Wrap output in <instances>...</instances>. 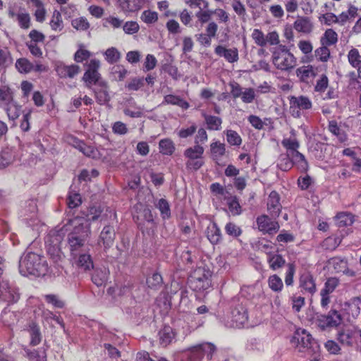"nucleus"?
Returning a JSON list of instances; mask_svg holds the SVG:
<instances>
[{"label":"nucleus","mask_w":361,"mask_h":361,"mask_svg":"<svg viewBox=\"0 0 361 361\" xmlns=\"http://www.w3.org/2000/svg\"><path fill=\"white\" fill-rule=\"evenodd\" d=\"M159 151L164 155H171L175 151L173 142L170 139H163L159 143Z\"/></svg>","instance_id":"nucleus-48"},{"label":"nucleus","mask_w":361,"mask_h":361,"mask_svg":"<svg viewBox=\"0 0 361 361\" xmlns=\"http://www.w3.org/2000/svg\"><path fill=\"white\" fill-rule=\"evenodd\" d=\"M100 67V62L97 59H91L87 64V70L85 72L82 80L85 82L86 87L90 88L92 85L99 84L101 75L98 72Z\"/></svg>","instance_id":"nucleus-12"},{"label":"nucleus","mask_w":361,"mask_h":361,"mask_svg":"<svg viewBox=\"0 0 361 361\" xmlns=\"http://www.w3.org/2000/svg\"><path fill=\"white\" fill-rule=\"evenodd\" d=\"M14 159V156L9 150H4L0 153V169H4L11 164Z\"/></svg>","instance_id":"nucleus-58"},{"label":"nucleus","mask_w":361,"mask_h":361,"mask_svg":"<svg viewBox=\"0 0 361 361\" xmlns=\"http://www.w3.org/2000/svg\"><path fill=\"white\" fill-rule=\"evenodd\" d=\"M45 301L51 305L55 308H63L65 302L62 300L60 297L55 294H47L44 295Z\"/></svg>","instance_id":"nucleus-53"},{"label":"nucleus","mask_w":361,"mask_h":361,"mask_svg":"<svg viewBox=\"0 0 361 361\" xmlns=\"http://www.w3.org/2000/svg\"><path fill=\"white\" fill-rule=\"evenodd\" d=\"M299 288L303 293L313 295L317 292V285L312 274L304 269L299 273Z\"/></svg>","instance_id":"nucleus-16"},{"label":"nucleus","mask_w":361,"mask_h":361,"mask_svg":"<svg viewBox=\"0 0 361 361\" xmlns=\"http://www.w3.org/2000/svg\"><path fill=\"white\" fill-rule=\"evenodd\" d=\"M210 151L214 157H222L226 153V145L219 141L214 142L210 145Z\"/></svg>","instance_id":"nucleus-55"},{"label":"nucleus","mask_w":361,"mask_h":361,"mask_svg":"<svg viewBox=\"0 0 361 361\" xmlns=\"http://www.w3.org/2000/svg\"><path fill=\"white\" fill-rule=\"evenodd\" d=\"M290 300L291 301L292 309L295 312H299L305 304V298L297 295L296 294L290 296Z\"/></svg>","instance_id":"nucleus-59"},{"label":"nucleus","mask_w":361,"mask_h":361,"mask_svg":"<svg viewBox=\"0 0 361 361\" xmlns=\"http://www.w3.org/2000/svg\"><path fill=\"white\" fill-rule=\"evenodd\" d=\"M250 301L243 296L234 298L231 302V326L243 327L248 321L247 306Z\"/></svg>","instance_id":"nucleus-4"},{"label":"nucleus","mask_w":361,"mask_h":361,"mask_svg":"<svg viewBox=\"0 0 361 361\" xmlns=\"http://www.w3.org/2000/svg\"><path fill=\"white\" fill-rule=\"evenodd\" d=\"M207 128L209 130H220L221 129L222 119L220 117L203 114Z\"/></svg>","instance_id":"nucleus-35"},{"label":"nucleus","mask_w":361,"mask_h":361,"mask_svg":"<svg viewBox=\"0 0 361 361\" xmlns=\"http://www.w3.org/2000/svg\"><path fill=\"white\" fill-rule=\"evenodd\" d=\"M267 262L271 269L276 271L282 268L286 264V259L281 255L269 253Z\"/></svg>","instance_id":"nucleus-34"},{"label":"nucleus","mask_w":361,"mask_h":361,"mask_svg":"<svg viewBox=\"0 0 361 361\" xmlns=\"http://www.w3.org/2000/svg\"><path fill=\"white\" fill-rule=\"evenodd\" d=\"M348 307L349 314L353 317H357L361 310V297H353L346 303Z\"/></svg>","instance_id":"nucleus-38"},{"label":"nucleus","mask_w":361,"mask_h":361,"mask_svg":"<svg viewBox=\"0 0 361 361\" xmlns=\"http://www.w3.org/2000/svg\"><path fill=\"white\" fill-rule=\"evenodd\" d=\"M295 274V265L294 263L287 264V270L285 274V283L286 286H292L294 283V275Z\"/></svg>","instance_id":"nucleus-60"},{"label":"nucleus","mask_w":361,"mask_h":361,"mask_svg":"<svg viewBox=\"0 0 361 361\" xmlns=\"http://www.w3.org/2000/svg\"><path fill=\"white\" fill-rule=\"evenodd\" d=\"M80 70V66L75 64L67 66L59 63L56 67V71L61 78H72L79 73Z\"/></svg>","instance_id":"nucleus-23"},{"label":"nucleus","mask_w":361,"mask_h":361,"mask_svg":"<svg viewBox=\"0 0 361 361\" xmlns=\"http://www.w3.org/2000/svg\"><path fill=\"white\" fill-rule=\"evenodd\" d=\"M13 63V58L7 48L0 49V71L6 69Z\"/></svg>","instance_id":"nucleus-46"},{"label":"nucleus","mask_w":361,"mask_h":361,"mask_svg":"<svg viewBox=\"0 0 361 361\" xmlns=\"http://www.w3.org/2000/svg\"><path fill=\"white\" fill-rule=\"evenodd\" d=\"M159 342L163 346L169 345L175 338V333L169 326H165L159 332Z\"/></svg>","instance_id":"nucleus-28"},{"label":"nucleus","mask_w":361,"mask_h":361,"mask_svg":"<svg viewBox=\"0 0 361 361\" xmlns=\"http://www.w3.org/2000/svg\"><path fill=\"white\" fill-rule=\"evenodd\" d=\"M342 320L341 314L336 310H331L327 314L318 315L316 322L321 329L325 330L328 328L337 327Z\"/></svg>","instance_id":"nucleus-14"},{"label":"nucleus","mask_w":361,"mask_h":361,"mask_svg":"<svg viewBox=\"0 0 361 361\" xmlns=\"http://www.w3.org/2000/svg\"><path fill=\"white\" fill-rule=\"evenodd\" d=\"M204 149L200 145H195L185 149L183 155L187 159L186 169L191 171H197L204 164L203 154Z\"/></svg>","instance_id":"nucleus-7"},{"label":"nucleus","mask_w":361,"mask_h":361,"mask_svg":"<svg viewBox=\"0 0 361 361\" xmlns=\"http://www.w3.org/2000/svg\"><path fill=\"white\" fill-rule=\"evenodd\" d=\"M226 136V141L231 145L240 146L242 144V138L235 130H226L224 131Z\"/></svg>","instance_id":"nucleus-50"},{"label":"nucleus","mask_w":361,"mask_h":361,"mask_svg":"<svg viewBox=\"0 0 361 361\" xmlns=\"http://www.w3.org/2000/svg\"><path fill=\"white\" fill-rule=\"evenodd\" d=\"M225 200L227 201L228 209L233 216L240 215L242 213L241 206L238 202L236 196H225Z\"/></svg>","instance_id":"nucleus-41"},{"label":"nucleus","mask_w":361,"mask_h":361,"mask_svg":"<svg viewBox=\"0 0 361 361\" xmlns=\"http://www.w3.org/2000/svg\"><path fill=\"white\" fill-rule=\"evenodd\" d=\"M99 85L100 86V89L94 90V94L97 99V102L102 105L108 102L110 99V97L107 91V87L105 82H99Z\"/></svg>","instance_id":"nucleus-33"},{"label":"nucleus","mask_w":361,"mask_h":361,"mask_svg":"<svg viewBox=\"0 0 361 361\" xmlns=\"http://www.w3.org/2000/svg\"><path fill=\"white\" fill-rule=\"evenodd\" d=\"M290 113L291 116L295 118L302 116L303 111L312 109V102L309 97L306 96H291L289 98Z\"/></svg>","instance_id":"nucleus-9"},{"label":"nucleus","mask_w":361,"mask_h":361,"mask_svg":"<svg viewBox=\"0 0 361 361\" xmlns=\"http://www.w3.org/2000/svg\"><path fill=\"white\" fill-rule=\"evenodd\" d=\"M105 59L109 63H114L119 61L121 58V53L115 47H111L106 50L104 52Z\"/></svg>","instance_id":"nucleus-56"},{"label":"nucleus","mask_w":361,"mask_h":361,"mask_svg":"<svg viewBox=\"0 0 361 361\" xmlns=\"http://www.w3.org/2000/svg\"><path fill=\"white\" fill-rule=\"evenodd\" d=\"M290 156V159L293 164H297L298 169L300 171L305 172L308 169V163L305 159V156L297 151H293L292 154H288Z\"/></svg>","instance_id":"nucleus-29"},{"label":"nucleus","mask_w":361,"mask_h":361,"mask_svg":"<svg viewBox=\"0 0 361 361\" xmlns=\"http://www.w3.org/2000/svg\"><path fill=\"white\" fill-rule=\"evenodd\" d=\"M100 232L98 238V245L102 246L105 250L111 247L116 239V231L113 225L114 221H107Z\"/></svg>","instance_id":"nucleus-15"},{"label":"nucleus","mask_w":361,"mask_h":361,"mask_svg":"<svg viewBox=\"0 0 361 361\" xmlns=\"http://www.w3.org/2000/svg\"><path fill=\"white\" fill-rule=\"evenodd\" d=\"M28 331L30 336V345L32 346L37 345L42 341V334L39 326L32 322L28 326Z\"/></svg>","instance_id":"nucleus-32"},{"label":"nucleus","mask_w":361,"mask_h":361,"mask_svg":"<svg viewBox=\"0 0 361 361\" xmlns=\"http://www.w3.org/2000/svg\"><path fill=\"white\" fill-rule=\"evenodd\" d=\"M295 73L300 82L307 84L312 82L317 75L314 68L311 65L302 66L298 68Z\"/></svg>","instance_id":"nucleus-19"},{"label":"nucleus","mask_w":361,"mask_h":361,"mask_svg":"<svg viewBox=\"0 0 361 361\" xmlns=\"http://www.w3.org/2000/svg\"><path fill=\"white\" fill-rule=\"evenodd\" d=\"M32 5L36 8L34 16L35 20L39 23H42L45 20L47 11L44 5L41 0H30Z\"/></svg>","instance_id":"nucleus-36"},{"label":"nucleus","mask_w":361,"mask_h":361,"mask_svg":"<svg viewBox=\"0 0 361 361\" xmlns=\"http://www.w3.org/2000/svg\"><path fill=\"white\" fill-rule=\"evenodd\" d=\"M267 207L271 218L276 219L279 216L282 206L280 202V195L276 191H271L269 195Z\"/></svg>","instance_id":"nucleus-18"},{"label":"nucleus","mask_w":361,"mask_h":361,"mask_svg":"<svg viewBox=\"0 0 361 361\" xmlns=\"http://www.w3.org/2000/svg\"><path fill=\"white\" fill-rule=\"evenodd\" d=\"M360 331L352 326H345L342 327L337 334L338 341L346 346H353L359 341Z\"/></svg>","instance_id":"nucleus-11"},{"label":"nucleus","mask_w":361,"mask_h":361,"mask_svg":"<svg viewBox=\"0 0 361 361\" xmlns=\"http://www.w3.org/2000/svg\"><path fill=\"white\" fill-rule=\"evenodd\" d=\"M86 217L89 221H94L100 218L101 221H116L117 215L116 212L110 207H106L105 210L100 206H92L88 208Z\"/></svg>","instance_id":"nucleus-10"},{"label":"nucleus","mask_w":361,"mask_h":361,"mask_svg":"<svg viewBox=\"0 0 361 361\" xmlns=\"http://www.w3.org/2000/svg\"><path fill=\"white\" fill-rule=\"evenodd\" d=\"M326 45H322L314 51L316 58L322 62H326L330 57V50Z\"/></svg>","instance_id":"nucleus-57"},{"label":"nucleus","mask_w":361,"mask_h":361,"mask_svg":"<svg viewBox=\"0 0 361 361\" xmlns=\"http://www.w3.org/2000/svg\"><path fill=\"white\" fill-rule=\"evenodd\" d=\"M292 345L299 352L305 353L311 356L310 361H320V348L313 339L312 335L305 329H297L291 340Z\"/></svg>","instance_id":"nucleus-2"},{"label":"nucleus","mask_w":361,"mask_h":361,"mask_svg":"<svg viewBox=\"0 0 361 361\" xmlns=\"http://www.w3.org/2000/svg\"><path fill=\"white\" fill-rule=\"evenodd\" d=\"M16 20L18 25L23 30H27L31 26V18L25 9L20 10L16 14Z\"/></svg>","instance_id":"nucleus-37"},{"label":"nucleus","mask_w":361,"mask_h":361,"mask_svg":"<svg viewBox=\"0 0 361 361\" xmlns=\"http://www.w3.org/2000/svg\"><path fill=\"white\" fill-rule=\"evenodd\" d=\"M20 298L18 288L13 283L3 280L0 282V300L8 303L16 302Z\"/></svg>","instance_id":"nucleus-13"},{"label":"nucleus","mask_w":361,"mask_h":361,"mask_svg":"<svg viewBox=\"0 0 361 361\" xmlns=\"http://www.w3.org/2000/svg\"><path fill=\"white\" fill-rule=\"evenodd\" d=\"M328 130L336 136L338 140L341 143L345 142L348 139L347 133L338 125V123L335 120L329 121Z\"/></svg>","instance_id":"nucleus-25"},{"label":"nucleus","mask_w":361,"mask_h":361,"mask_svg":"<svg viewBox=\"0 0 361 361\" xmlns=\"http://www.w3.org/2000/svg\"><path fill=\"white\" fill-rule=\"evenodd\" d=\"M19 272L23 276H44L48 272V264L40 255L27 252L19 260Z\"/></svg>","instance_id":"nucleus-3"},{"label":"nucleus","mask_w":361,"mask_h":361,"mask_svg":"<svg viewBox=\"0 0 361 361\" xmlns=\"http://www.w3.org/2000/svg\"><path fill=\"white\" fill-rule=\"evenodd\" d=\"M348 61L350 66L353 68H360L361 55L358 49L352 48L348 53Z\"/></svg>","instance_id":"nucleus-47"},{"label":"nucleus","mask_w":361,"mask_h":361,"mask_svg":"<svg viewBox=\"0 0 361 361\" xmlns=\"http://www.w3.org/2000/svg\"><path fill=\"white\" fill-rule=\"evenodd\" d=\"M140 18L146 24H152L157 21L158 13L156 11L146 10L141 14Z\"/></svg>","instance_id":"nucleus-61"},{"label":"nucleus","mask_w":361,"mask_h":361,"mask_svg":"<svg viewBox=\"0 0 361 361\" xmlns=\"http://www.w3.org/2000/svg\"><path fill=\"white\" fill-rule=\"evenodd\" d=\"M109 270L104 266L97 267L94 269L92 275V282L97 286H101L106 283L109 279Z\"/></svg>","instance_id":"nucleus-24"},{"label":"nucleus","mask_w":361,"mask_h":361,"mask_svg":"<svg viewBox=\"0 0 361 361\" xmlns=\"http://www.w3.org/2000/svg\"><path fill=\"white\" fill-rule=\"evenodd\" d=\"M14 98L13 90L8 85L0 86V108L13 101Z\"/></svg>","instance_id":"nucleus-31"},{"label":"nucleus","mask_w":361,"mask_h":361,"mask_svg":"<svg viewBox=\"0 0 361 361\" xmlns=\"http://www.w3.org/2000/svg\"><path fill=\"white\" fill-rule=\"evenodd\" d=\"M216 351V346L212 343H202L190 348L188 358L189 361H202L204 356L211 360Z\"/></svg>","instance_id":"nucleus-8"},{"label":"nucleus","mask_w":361,"mask_h":361,"mask_svg":"<svg viewBox=\"0 0 361 361\" xmlns=\"http://www.w3.org/2000/svg\"><path fill=\"white\" fill-rule=\"evenodd\" d=\"M77 264L79 267L83 269L84 270H90L94 267L92 257L90 255L87 254L79 255Z\"/></svg>","instance_id":"nucleus-51"},{"label":"nucleus","mask_w":361,"mask_h":361,"mask_svg":"<svg viewBox=\"0 0 361 361\" xmlns=\"http://www.w3.org/2000/svg\"><path fill=\"white\" fill-rule=\"evenodd\" d=\"M147 0H118L119 7L125 13L140 10Z\"/></svg>","instance_id":"nucleus-22"},{"label":"nucleus","mask_w":361,"mask_h":361,"mask_svg":"<svg viewBox=\"0 0 361 361\" xmlns=\"http://www.w3.org/2000/svg\"><path fill=\"white\" fill-rule=\"evenodd\" d=\"M293 27L299 32L308 34L312 32L313 25L307 18H300L294 22Z\"/></svg>","instance_id":"nucleus-30"},{"label":"nucleus","mask_w":361,"mask_h":361,"mask_svg":"<svg viewBox=\"0 0 361 361\" xmlns=\"http://www.w3.org/2000/svg\"><path fill=\"white\" fill-rule=\"evenodd\" d=\"M162 277L159 273H154L147 279V286L154 290L159 289L162 285Z\"/></svg>","instance_id":"nucleus-54"},{"label":"nucleus","mask_w":361,"mask_h":361,"mask_svg":"<svg viewBox=\"0 0 361 361\" xmlns=\"http://www.w3.org/2000/svg\"><path fill=\"white\" fill-rule=\"evenodd\" d=\"M66 221L64 225L66 231L68 230V226H73V230L68 235L67 241L71 255L75 257L82 250L90 234V228L84 224V219L78 216L68 218Z\"/></svg>","instance_id":"nucleus-1"},{"label":"nucleus","mask_w":361,"mask_h":361,"mask_svg":"<svg viewBox=\"0 0 361 361\" xmlns=\"http://www.w3.org/2000/svg\"><path fill=\"white\" fill-rule=\"evenodd\" d=\"M214 52L216 55L224 57L229 63L237 62L239 59L237 48L226 49L223 46L219 45L215 48Z\"/></svg>","instance_id":"nucleus-20"},{"label":"nucleus","mask_w":361,"mask_h":361,"mask_svg":"<svg viewBox=\"0 0 361 361\" xmlns=\"http://www.w3.org/2000/svg\"><path fill=\"white\" fill-rule=\"evenodd\" d=\"M47 250L50 258L57 264L61 262L65 257L60 249V246H47Z\"/></svg>","instance_id":"nucleus-44"},{"label":"nucleus","mask_w":361,"mask_h":361,"mask_svg":"<svg viewBox=\"0 0 361 361\" xmlns=\"http://www.w3.org/2000/svg\"><path fill=\"white\" fill-rule=\"evenodd\" d=\"M66 227L61 228L59 230H51L49 232L45 237V244L47 246H60L62 240H63Z\"/></svg>","instance_id":"nucleus-21"},{"label":"nucleus","mask_w":361,"mask_h":361,"mask_svg":"<svg viewBox=\"0 0 361 361\" xmlns=\"http://www.w3.org/2000/svg\"><path fill=\"white\" fill-rule=\"evenodd\" d=\"M269 288L274 292L279 293L283 290V283L282 279L276 274L271 275L268 278Z\"/></svg>","instance_id":"nucleus-45"},{"label":"nucleus","mask_w":361,"mask_h":361,"mask_svg":"<svg viewBox=\"0 0 361 361\" xmlns=\"http://www.w3.org/2000/svg\"><path fill=\"white\" fill-rule=\"evenodd\" d=\"M353 222L354 218L350 213L341 212L336 216V224L338 227L351 226Z\"/></svg>","instance_id":"nucleus-39"},{"label":"nucleus","mask_w":361,"mask_h":361,"mask_svg":"<svg viewBox=\"0 0 361 361\" xmlns=\"http://www.w3.org/2000/svg\"><path fill=\"white\" fill-rule=\"evenodd\" d=\"M3 109L6 111L9 120L15 121L20 115L21 106L19 105L16 101H15L14 98H13L12 102H10L9 104H6Z\"/></svg>","instance_id":"nucleus-27"},{"label":"nucleus","mask_w":361,"mask_h":361,"mask_svg":"<svg viewBox=\"0 0 361 361\" xmlns=\"http://www.w3.org/2000/svg\"><path fill=\"white\" fill-rule=\"evenodd\" d=\"M256 221L259 230L264 233H276L280 228L277 221H271L270 218L265 214L258 216Z\"/></svg>","instance_id":"nucleus-17"},{"label":"nucleus","mask_w":361,"mask_h":361,"mask_svg":"<svg viewBox=\"0 0 361 361\" xmlns=\"http://www.w3.org/2000/svg\"><path fill=\"white\" fill-rule=\"evenodd\" d=\"M225 231L226 234L233 238H238L242 234V229L233 222L226 224Z\"/></svg>","instance_id":"nucleus-62"},{"label":"nucleus","mask_w":361,"mask_h":361,"mask_svg":"<svg viewBox=\"0 0 361 361\" xmlns=\"http://www.w3.org/2000/svg\"><path fill=\"white\" fill-rule=\"evenodd\" d=\"M206 235L212 244H217L221 239V232L217 224L214 222L209 224L206 230Z\"/></svg>","instance_id":"nucleus-26"},{"label":"nucleus","mask_w":361,"mask_h":361,"mask_svg":"<svg viewBox=\"0 0 361 361\" xmlns=\"http://www.w3.org/2000/svg\"><path fill=\"white\" fill-rule=\"evenodd\" d=\"M16 68L20 73H28L34 68V66L27 59L20 58L16 61Z\"/></svg>","instance_id":"nucleus-49"},{"label":"nucleus","mask_w":361,"mask_h":361,"mask_svg":"<svg viewBox=\"0 0 361 361\" xmlns=\"http://www.w3.org/2000/svg\"><path fill=\"white\" fill-rule=\"evenodd\" d=\"M329 264L336 272H344L347 266V262L340 257H334L329 260Z\"/></svg>","instance_id":"nucleus-63"},{"label":"nucleus","mask_w":361,"mask_h":361,"mask_svg":"<svg viewBox=\"0 0 361 361\" xmlns=\"http://www.w3.org/2000/svg\"><path fill=\"white\" fill-rule=\"evenodd\" d=\"M212 272L206 267L196 268L188 278V285L195 291H205L212 287Z\"/></svg>","instance_id":"nucleus-6"},{"label":"nucleus","mask_w":361,"mask_h":361,"mask_svg":"<svg viewBox=\"0 0 361 361\" xmlns=\"http://www.w3.org/2000/svg\"><path fill=\"white\" fill-rule=\"evenodd\" d=\"M272 63L277 69L289 71L296 66L297 59L286 46L280 44L272 51Z\"/></svg>","instance_id":"nucleus-5"},{"label":"nucleus","mask_w":361,"mask_h":361,"mask_svg":"<svg viewBox=\"0 0 361 361\" xmlns=\"http://www.w3.org/2000/svg\"><path fill=\"white\" fill-rule=\"evenodd\" d=\"M72 26L77 30L85 31L90 27V23L84 17L73 19L71 22Z\"/></svg>","instance_id":"nucleus-64"},{"label":"nucleus","mask_w":361,"mask_h":361,"mask_svg":"<svg viewBox=\"0 0 361 361\" xmlns=\"http://www.w3.org/2000/svg\"><path fill=\"white\" fill-rule=\"evenodd\" d=\"M154 205L159 210L161 216L164 219H169L171 216L170 204L166 199H159Z\"/></svg>","instance_id":"nucleus-40"},{"label":"nucleus","mask_w":361,"mask_h":361,"mask_svg":"<svg viewBox=\"0 0 361 361\" xmlns=\"http://www.w3.org/2000/svg\"><path fill=\"white\" fill-rule=\"evenodd\" d=\"M337 41L338 35L332 29L326 30L320 39L321 44L326 46L334 45L337 42Z\"/></svg>","instance_id":"nucleus-43"},{"label":"nucleus","mask_w":361,"mask_h":361,"mask_svg":"<svg viewBox=\"0 0 361 361\" xmlns=\"http://www.w3.org/2000/svg\"><path fill=\"white\" fill-rule=\"evenodd\" d=\"M50 26L53 30L61 31L63 27V23L61 18V12L54 11L50 21Z\"/></svg>","instance_id":"nucleus-52"},{"label":"nucleus","mask_w":361,"mask_h":361,"mask_svg":"<svg viewBox=\"0 0 361 361\" xmlns=\"http://www.w3.org/2000/svg\"><path fill=\"white\" fill-rule=\"evenodd\" d=\"M164 102L168 104L176 105L183 109H188L190 106L188 102L173 94L166 95L164 99Z\"/></svg>","instance_id":"nucleus-42"}]
</instances>
